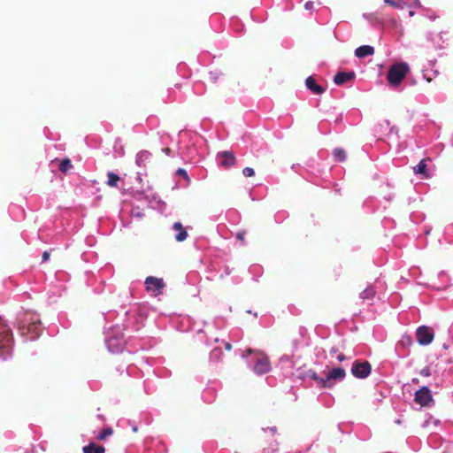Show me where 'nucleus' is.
Listing matches in <instances>:
<instances>
[{"instance_id": "nucleus-1", "label": "nucleus", "mask_w": 453, "mask_h": 453, "mask_svg": "<svg viewBox=\"0 0 453 453\" xmlns=\"http://www.w3.org/2000/svg\"><path fill=\"white\" fill-rule=\"evenodd\" d=\"M18 329L26 340L34 341L42 331L40 316L34 311H26L19 315Z\"/></svg>"}, {"instance_id": "nucleus-2", "label": "nucleus", "mask_w": 453, "mask_h": 453, "mask_svg": "<svg viewBox=\"0 0 453 453\" xmlns=\"http://www.w3.org/2000/svg\"><path fill=\"white\" fill-rule=\"evenodd\" d=\"M242 357L246 359L249 367L257 375L267 373L271 370L269 358L261 350L248 349Z\"/></svg>"}, {"instance_id": "nucleus-3", "label": "nucleus", "mask_w": 453, "mask_h": 453, "mask_svg": "<svg viewBox=\"0 0 453 453\" xmlns=\"http://www.w3.org/2000/svg\"><path fill=\"white\" fill-rule=\"evenodd\" d=\"M13 338L10 326L0 317V359L7 360L12 357Z\"/></svg>"}, {"instance_id": "nucleus-4", "label": "nucleus", "mask_w": 453, "mask_h": 453, "mask_svg": "<svg viewBox=\"0 0 453 453\" xmlns=\"http://www.w3.org/2000/svg\"><path fill=\"white\" fill-rule=\"evenodd\" d=\"M105 344L108 350L111 353H119L125 347V340L122 329L116 325L105 332Z\"/></svg>"}, {"instance_id": "nucleus-5", "label": "nucleus", "mask_w": 453, "mask_h": 453, "mask_svg": "<svg viewBox=\"0 0 453 453\" xmlns=\"http://www.w3.org/2000/svg\"><path fill=\"white\" fill-rule=\"evenodd\" d=\"M409 71L410 68L407 63L400 62L392 65L389 67L387 75V80L389 87L392 89L396 90L401 81H403V79L405 77Z\"/></svg>"}, {"instance_id": "nucleus-6", "label": "nucleus", "mask_w": 453, "mask_h": 453, "mask_svg": "<svg viewBox=\"0 0 453 453\" xmlns=\"http://www.w3.org/2000/svg\"><path fill=\"white\" fill-rule=\"evenodd\" d=\"M346 372L342 367L332 368L325 376L324 388H332L337 382L344 380Z\"/></svg>"}, {"instance_id": "nucleus-7", "label": "nucleus", "mask_w": 453, "mask_h": 453, "mask_svg": "<svg viewBox=\"0 0 453 453\" xmlns=\"http://www.w3.org/2000/svg\"><path fill=\"white\" fill-rule=\"evenodd\" d=\"M372 372V366L368 361L356 360L351 367V374L357 379H366Z\"/></svg>"}, {"instance_id": "nucleus-8", "label": "nucleus", "mask_w": 453, "mask_h": 453, "mask_svg": "<svg viewBox=\"0 0 453 453\" xmlns=\"http://www.w3.org/2000/svg\"><path fill=\"white\" fill-rule=\"evenodd\" d=\"M417 342L423 346L430 344L434 338V333L432 327L427 326H420L416 330Z\"/></svg>"}, {"instance_id": "nucleus-9", "label": "nucleus", "mask_w": 453, "mask_h": 453, "mask_svg": "<svg viewBox=\"0 0 453 453\" xmlns=\"http://www.w3.org/2000/svg\"><path fill=\"white\" fill-rule=\"evenodd\" d=\"M146 290L154 296L162 293L165 288V282L162 278H157L154 276H148L144 281Z\"/></svg>"}, {"instance_id": "nucleus-10", "label": "nucleus", "mask_w": 453, "mask_h": 453, "mask_svg": "<svg viewBox=\"0 0 453 453\" xmlns=\"http://www.w3.org/2000/svg\"><path fill=\"white\" fill-rule=\"evenodd\" d=\"M135 197L137 199H141L142 197L144 198L150 207L160 212H164L167 208L166 203L161 200L158 196L152 195L151 196H144L143 193H137Z\"/></svg>"}, {"instance_id": "nucleus-11", "label": "nucleus", "mask_w": 453, "mask_h": 453, "mask_svg": "<svg viewBox=\"0 0 453 453\" xmlns=\"http://www.w3.org/2000/svg\"><path fill=\"white\" fill-rule=\"evenodd\" d=\"M414 401L420 406H429L434 402L432 393L428 387L424 386L415 392Z\"/></svg>"}, {"instance_id": "nucleus-12", "label": "nucleus", "mask_w": 453, "mask_h": 453, "mask_svg": "<svg viewBox=\"0 0 453 453\" xmlns=\"http://www.w3.org/2000/svg\"><path fill=\"white\" fill-rule=\"evenodd\" d=\"M216 159L218 165L225 169H229L235 164V157L230 151L219 152Z\"/></svg>"}, {"instance_id": "nucleus-13", "label": "nucleus", "mask_w": 453, "mask_h": 453, "mask_svg": "<svg viewBox=\"0 0 453 453\" xmlns=\"http://www.w3.org/2000/svg\"><path fill=\"white\" fill-rule=\"evenodd\" d=\"M172 229L176 232V234L174 235V239L178 242H184L188 236V234L186 228L182 226V224L180 222H175L172 226Z\"/></svg>"}, {"instance_id": "nucleus-14", "label": "nucleus", "mask_w": 453, "mask_h": 453, "mask_svg": "<svg viewBox=\"0 0 453 453\" xmlns=\"http://www.w3.org/2000/svg\"><path fill=\"white\" fill-rule=\"evenodd\" d=\"M374 54V48L370 45H362L355 50V56L358 58H364Z\"/></svg>"}, {"instance_id": "nucleus-15", "label": "nucleus", "mask_w": 453, "mask_h": 453, "mask_svg": "<svg viewBox=\"0 0 453 453\" xmlns=\"http://www.w3.org/2000/svg\"><path fill=\"white\" fill-rule=\"evenodd\" d=\"M354 76H355V74L353 72H349V73L340 72L335 74V76L334 78V81L337 85H342V84L349 81L350 80H352L354 78Z\"/></svg>"}, {"instance_id": "nucleus-16", "label": "nucleus", "mask_w": 453, "mask_h": 453, "mask_svg": "<svg viewBox=\"0 0 453 453\" xmlns=\"http://www.w3.org/2000/svg\"><path fill=\"white\" fill-rule=\"evenodd\" d=\"M305 84L306 87L315 95H321L325 91L324 88L318 85L311 76L306 79Z\"/></svg>"}, {"instance_id": "nucleus-17", "label": "nucleus", "mask_w": 453, "mask_h": 453, "mask_svg": "<svg viewBox=\"0 0 453 453\" xmlns=\"http://www.w3.org/2000/svg\"><path fill=\"white\" fill-rule=\"evenodd\" d=\"M306 376L314 380L319 388H324L325 377L319 376L315 371L309 370Z\"/></svg>"}, {"instance_id": "nucleus-18", "label": "nucleus", "mask_w": 453, "mask_h": 453, "mask_svg": "<svg viewBox=\"0 0 453 453\" xmlns=\"http://www.w3.org/2000/svg\"><path fill=\"white\" fill-rule=\"evenodd\" d=\"M82 451L83 453H104L105 449L101 445H96L94 442H90L82 448Z\"/></svg>"}, {"instance_id": "nucleus-19", "label": "nucleus", "mask_w": 453, "mask_h": 453, "mask_svg": "<svg viewBox=\"0 0 453 453\" xmlns=\"http://www.w3.org/2000/svg\"><path fill=\"white\" fill-rule=\"evenodd\" d=\"M175 143H176V146H177V149H178L177 155L180 156L184 159L191 160L193 158V151H192V150H190V149H184V148L180 147L179 140H177L175 142Z\"/></svg>"}, {"instance_id": "nucleus-20", "label": "nucleus", "mask_w": 453, "mask_h": 453, "mask_svg": "<svg viewBox=\"0 0 453 453\" xmlns=\"http://www.w3.org/2000/svg\"><path fill=\"white\" fill-rule=\"evenodd\" d=\"M426 161L427 159H422L416 166L413 167V171L416 174H421L425 177L429 176V174L426 172ZM428 161H430V159H428Z\"/></svg>"}, {"instance_id": "nucleus-21", "label": "nucleus", "mask_w": 453, "mask_h": 453, "mask_svg": "<svg viewBox=\"0 0 453 453\" xmlns=\"http://www.w3.org/2000/svg\"><path fill=\"white\" fill-rule=\"evenodd\" d=\"M150 157V153L147 150H142L137 153L135 157V163L138 166H142L145 165V162L148 161Z\"/></svg>"}, {"instance_id": "nucleus-22", "label": "nucleus", "mask_w": 453, "mask_h": 453, "mask_svg": "<svg viewBox=\"0 0 453 453\" xmlns=\"http://www.w3.org/2000/svg\"><path fill=\"white\" fill-rule=\"evenodd\" d=\"M333 156L337 162H344L347 157L345 150L342 148H335L333 150Z\"/></svg>"}, {"instance_id": "nucleus-23", "label": "nucleus", "mask_w": 453, "mask_h": 453, "mask_svg": "<svg viewBox=\"0 0 453 453\" xmlns=\"http://www.w3.org/2000/svg\"><path fill=\"white\" fill-rule=\"evenodd\" d=\"M374 295H375L374 288L372 285H370L360 293V298H362L364 300H370V299L373 298Z\"/></svg>"}, {"instance_id": "nucleus-24", "label": "nucleus", "mask_w": 453, "mask_h": 453, "mask_svg": "<svg viewBox=\"0 0 453 453\" xmlns=\"http://www.w3.org/2000/svg\"><path fill=\"white\" fill-rule=\"evenodd\" d=\"M73 168L72 162L69 158H64L58 165V169L61 173H66Z\"/></svg>"}, {"instance_id": "nucleus-25", "label": "nucleus", "mask_w": 453, "mask_h": 453, "mask_svg": "<svg viewBox=\"0 0 453 453\" xmlns=\"http://www.w3.org/2000/svg\"><path fill=\"white\" fill-rule=\"evenodd\" d=\"M250 273L254 275L253 279L257 280V278L260 277L263 273V269L258 265H253L249 269Z\"/></svg>"}, {"instance_id": "nucleus-26", "label": "nucleus", "mask_w": 453, "mask_h": 453, "mask_svg": "<svg viewBox=\"0 0 453 453\" xmlns=\"http://www.w3.org/2000/svg\"><path fill=\"white\" fill-rule=\"evenodd\" d=\"M112 434H113L112 428L108 426V427H105L102 432H100L96 435V439L99 440V441H104L107 437L111 436Z\"/></svg>"}, {"instance_id": "nucleus-27", "label": "nucleus", "mask_w": 453, "mask_h": 453, "mask_svg": "<svg viewBox=\"0 0 453 453\" xmlns=\"http://www.w3.org/2000/svg\"><path fill=\"white\" fill-rule=\"evenodd\" d=\"M107 177H108L107 184L111 187H116L119 180V177L111 172L108 173Z\"/></svg>"}, {"instance_id": "nucleus-28", "label": "nucleus", "mask_w": 453, "mask_h": 453, "mask_svg": "<svg viewBox=\"0 0 453 453\" xmlns=\"http://www.w3.org/2000/svg\"><path fill=\"white\" fill-rule=\"evenodd\" d=\"M403 9L406 6L409 8H422V5L419 2V0H405L404 2L402 1Z\"/></svg>"}, {"instance_id": "nucleus-29", "label": "nucleus", "mask_w": 453, "mask_h": 453, "mask_svg": "<svg viewBox=\"0 0 453 453\" xmlns=\"http://www.w3.org/2000/svg\"><path fill=\"white\" fill-rule=\"evenodd\" d=\"M203 398L204 401L210 403L214 398V391L211 388H207L203 392Z\"/></svg>"}, {"instance_id": "nucleus-30", "label": "nucleus", "mask_w": 453, "mask_h": 453, "mask_svg": "<svg viewBox=\"0 0 453 453\" xmlns=\"http://www.w3.org/2000/svg\"><path fill=\"white\" fill-rule=\"evenodd\" d=\"M130 216L132 218L142 219L144 216V213L139 207H134L130 211Z\"/></svg>"}, {"instance_id": "nucleus-31", "label": "nucleus", "mask_w": 453, "mask_h": 453, "mask_svg": "<svg viewBox=\"0 0 453 453\" xmlns=\"http://www.w3.org/2000/svg\"><path fill=\"white\" fill-rule=\"evenodd\" d=\"M384 4L396 9H403L402 0H383Z\"/></svg>"}, {"instance_id": "nucleus-32", "label": "nucleus", "mask_w": 453, "mask_h": 453, "mask_svg": "<svg viewBox=\"0 0 453 453\" xmlns=\"http://www.w3.org/2000/svg\"><path fill=\"white\" fill-rule=\"evenodd\" d=\"M220 75H221V73L219 71H218V70L211 71L209 73L210 80L212 82H216L219 80Z\"/></svg>"}, {"instance_id": "nucleus-33", "label": "nucleus", "mask_w": 453, "mask_h": 453, "mask_svg": "<svg viewBox=\"0 0 453 453\" xmlns=\"http://www.w3.org/2000/svg\"><path fill=\"white\" fill-rule=\"evenodd\" d=\"M176 174L182 176L188 181V183L190 182V178L185 169H183V168L177 169Z\"/></svg>"}, {"instance_id": "nucleus-34", "label": "nucleus", "mask_w": 453, "mask_h": 453, "mask_svg": "<svg viewBox=\"0 0 453 453\" xmlns=\"http://www.w3.org/2000/svg\"><path fill=\"white\" fill-rule=\"evenodd\" d=\"M242 173L245 177H252L254 176L255 174V171L253 168L251 167H245L243 170H242Z\"/></svg>"}, {"instance_id": "nucleus-35", "label": "nucleus", "mask_w": 453, "mask_h": 453, "mask_svg": "<svg viewBox=\"0 0 453 453\" xmlns=\"http://www.w3.org/2000/svg\"><path fill=\"white\" fill-rule=\"evenodd\" d=\"M424 13L423 15L426 16V18H428L429 19L431 20H434L436 19V15L431 12V11H428V10H423Z\"/></svg>"}, {"instance_id": "nucleus-36", "label": "nucleus", "mask_w": 453, "mask_h": 453, "mask_svg": "<svg viewBox=\"0 0 453 453\" xmlns=\"http://www.w3.org/2000/svg\"><path fill=\"white\" fill-rule=\"evenodd\" d=\"M420 375L424 377H429L431 376V369L428 366H426L419 372Z\"/></svg>"}, {"instance_id": "nucleus-37", "label": "nucleus", "mask_w": 453, "mask_h": 453, "mask_svg": "<svg viewBox=\"0 0 453 453\" xmlns=\"http://www.w3.org/2000/svg\"><path fill=\"white\" fill-rule=\"evenodd\" d=\"M162 151L168 157H173L176 156V154L173 153V150L168 147L162 148Z\"/></svg>"}, {"instance_id": "nucleus-38", "label": "nucleus", "mask_w": 453, "mask_h": 453, "mask_svg": "<svg viewBox=\"0 0 453 453\" xmlns=\"http://www.w3.org/2000/svg\"><path fill=\"white\" fill-rule=\"evenodd\" d=\"M168 140H170V137H169L168 134H163L161 135V143H162V145H166Z\"/></svg>"}, {"instance_id": "nucleus-39", "label": "nucleus", "mask_w": 453, "mask_h": 453, "mask_svg": "<svg viewBox=\"0 0 453 453\" xmlns=\"http://www.w3.org/2000/svg\"><path fill=\"white\" fill-rule=\"evenodd\" d=\"M144 390L147 394H151L154 389L151 388V386H149V382L144 381Z\"/></svg>"}, {"instance_id": "nucleus-40", "label": "nucleus", "mask_w": 453, "mask_h": 453, "mask_svg": "<svg viewBox=\"0 0 453 453\" xmlns=\"http://www.w3.org/2000/svg\"><path fill=\"white\" fill-rule=\"evenodd\" d=\"M127 423H128V425L131 426L132 431H133L134 433L138 432V426H137L134 423H133L131 420H128V421H127Z\"/></svg>"}, {"instance_id": "nucleus-41", "label": "nucleus", "mask_w": 453, "mask_h": 453, "mask_svg": "<svg viewBox=\"0 0 453 453\" xmlns=\"http://www.w3.org/2000/svg\"><path fill=\"white\" fill-rule=\"evenodd\" d=\"M337 360L339 362H343L344 360H346L348 357L344 355V354H338L337 357H336Z\"/></svg>"}, {"instance_id": "nucleus-42", "label": "nucleus", "mask_w": 453, "mask_h": 453, "mask_svg": "<svg viewBox=\"0 0 453 453\" xmlns=\"http://www.w3.org/2000/svg\"><path fill=\"white\" fill-rule=\"evenodd\" d=\"M304 8H305L306 10H311V9L313 8V3H312V2H311V1H309V2L305 3V4H304Z\"/></svg>"}, {"instance_id": "nucleus-43", "label": "nucleus", "mask_w": 453, "mask_h": 453, "mask_svg": "<svg viewBox=\"0 0 453 453\" xmlns=\"http://www.w3.org/2000/svg\"><path fill=\"white\" fill-rule=\"evenodd\" d=\"M265 431L268 430L270 431L273 434H274L277 431V428L275 426H272V427H267L266 429H264Z\"/></svg>"}, {"instance_id": "nucleus-44", "label": "nucleus", "mask_w": 453, "mask_h": 453, "mask_svg": "<svg viewBox=\"0 0 453 453\" xmlns=\"http://www.w3.org/2000/svg\"><path fill=\"white\" fill-rule=\"evenodd\" d=\"M50 254L47 251H44L42 254V260L47 261L49 259Z\"/></svg>"}, {"instance_id": "nucleus-45", "label": "nucleus", "mask_w": 453, "mask_h": 453, "mask_svg": "<svg viewBox=\"0 0 453 453\" xmlns=\"http://www.w3.org/2000/svg\"><path fill=\"white\" fill-rule=\"evenodd\" d=\"M224 342V345H225V349L226 350H230L231 348H232L231 344L229 342Z\"/></svg>"}, {"instance_id": "nucleus-46", "label": "nucleus", "mask_w": 453, "mask_h": 453, "mask_svg": "<svg viewBox=\"0 0 453 453\" xmlns=\"http://www.w3.org/2000/svg\"><path fill=\"white\" fill-rule=\"evenodd\" d=\"M342 114H340L338 117H336L334 122L336 124H338V123L342 122Z\"/></svg>"}, {"instance_id": "nucleus-47", "label": "nucleus", "mask_w": 453, "mask_h": 453, "mask_svg": "<svg viewBox=\"0 0 453 453\" xmlns=\"http://www.w3.org/2000/svg\"><path fill=\"white\" fill-rule=\"evenodd\" d=\"M243 235H244L243 234L238 233L237 234V238L240 239V240H242L243 239Z\"/></svg>"}, {"instance_id": "nucleus-48", "label": "nucleus", "mask_w": 453, "mask_h": 453, "mask_svg": "<svg viewBox=\"0 0 453 453\" xmlns=\"http://www.w3.org/2000/svg\"><path fill=\"white\" fill-rule=\"evenodd\" d=\"M414 14H415V12H414L413 11H411H411L409 12V16H410V17L414 16Z\"/></svg>"}, {"instance_id": "nucleus-49", "label": "nucleus", "mask_w": 453, "mask_h": 453, "mask_svg": "<svg viewBox=\"0 0 453 453\" xmlns=\"http://www.w3.org/2000/svg\"><path fill=\"white\" fill-rule=\"evenodd\" d=\"M284 360L288 361V357H283L280 358V362H282Z\"/></svg>"}, {"instance_id": "nucleus-50", "label": "nucleus", "mask_w": 453, "mask_h": 453, "mask_svg": "<svg viewBox=\"0 0 453 453\" xmlns=\"http://www.w3.org/2000/svg\"><path fill=\"white\" fill-rule=\"evenodd\" d=\"M424 77L426 79V81H427L428 82H430V81H432V78L426 77V74H424Z\"/></svg>"}, {"instance_id": "nucleus-51", "label": "nucleus", "mask_w": 453, "mask_h": 453, "mask_svg": "<svg viewBox=\"0 0 453 453\" xmlns=\"http://www.w3.org/2000/svg\"><path fill=\"white\" fill-rule=\"evenodd\" d=\"M442 347H443V349H449V345H448V344H446V343H444V344L442 345Z\"/></svg>"}, {"instance_id": "nucleus-52", "label": "nucleus", "mask_w": 453, "mask_h": 453, "mask_svg": "<svg viewBox=\"0 0 453 453\" xmlns=\"http://www.w3.org/2000/svg\"><path fill=\"white\" fill-rule=\"evenodd\" d=\"M412 382H413V383H418V379H413V380H412Z\"/></svg>"}, {"instance_id": "nucleus-53", "label": "nucleus", "mask_w": 453, "mask_h": 453, "mask_svg": "<svg viewBox=\"0 0 453 453\" xmlns=\"http://www.w3.org/2000/svg\"><path fill=\"white\" fill-rule=\"evenodd\" d=\"M331 352H332V353H336V349L333 348V349H332V350H331Z\"/></svg>"}, {"instance_id": "nucleus-54", "label": "nucleus", "mask_w": 453, "mask_h": 453, "mask_svg": "<svg viewBox=\"0 0 453 453\" xmlns=\"http://www.w3.org/2000/svg\"><path fill=\"white\" fill-rule=\"evenodd\" d=\"M403 2H404L405 0H402Z\"/></svg>"}, {"instance_id": "nucleus-55", "label": "nucleus", "mask_w": 453, "mask_h": 453, "mask_svg": "<svg viewBox=\"0 0 453 453\" xmlns=\"http://www.w3.org/2000/svg\"><path fill=\"white\" fill-rule=\"evenodd\" d=\"M451 228L453 229V226H451Z\"/></svg>"}]
</instances>
